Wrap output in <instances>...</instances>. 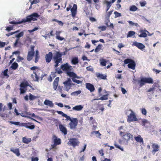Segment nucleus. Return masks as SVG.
<instances>
[{"mask_svg":"<svg viewBox=\"0 0 161 161\" xmlns=\"http://www.w3.org/2000/svg\"><path fill=\"white\" fill-rule=\"evenodd\" d=\"M83 108V106L80 105H77L74 107L72 109L76 111H80Z\"/></svg>","mask_w":161,"mask_h":161,"instance_id":"obj_28","label":"nucleus"},{"mask_svg":"<svg viewBox=\"0 0 161 161\" xmlns=\"http://www.w3.org/2000/svg\"><path fill=\"white\" fill-rule=\"evenodd\" d=\"M71 8V6L70 5H69V7L67 8L66 11H68L70 9V11L71 12L72 16L74 18L75 16V15L76 14L77 6L76 4H74L73 5L72 8L70 9Z\"/></svg>","mask_w":161,"mask_h":161,"instance_id":"obj_7","label":"nucleus"},{"mask_svg":"<svg viewBox=\"0 0 161 161\" xmlns=\"http://www.w3.org/2000/svg\"><path fill=\"white\" fill-rule=\"evenodd\" d=\"M120 134L122 136L123 139L126 142L129 141L131 137H133V135L129 133H125L121 131L120 132Z\"/></svg>","mask_w":161,"mask_h":161,"instance_id":"obj_5","label":"nucleus"},{"mask_svg":"<svg viewBox=\"0 0 161 161\" xmlns=\"http://www.w3.org/2000/svg\"><path fill=\"white\" fill-rule=\"evenodd\" d=\"M69 125L71 129L75 128L78 124V120L77 118H73L70 121Z\"/></svg>","mask_w":161,"mask_h":161,"instance_id":"obj_13","label":"nucleus"},{"mask_svg":"<svg viewBox=\"0 0 161 161\" xmlns=\"http://www.w3.org/2000/svg\"><path fill=\"white\" fill-rule=\"evenodd\" d=\"M135 32L133 31H129L128 34L127 35V38L131 37L132 36L134 35L135 34Z\"/></svg>","mask_w":161,"mask_h":161,"instance_id":"obj_40","label":"nucleus"},{"mask_svg":"<svg viewBox=\"0 0 161 161\" xmlns=\"http://www.w3.org/2000/svg\"><path fill=\"white\" fill-rule=\"evenodd\" d=\"M55 70L56 71L55 73H56L59 74H60L63 73L62 71L60 69L58 70L57 69H56Z\"/></svg>","mask_w":161,"mask_h":161,"instance_id":"obj_64","label":"nucleus"},{"mask_svg":"<svg viewBox=\"0 0 161 161\" xmlns=\"http://www.w3.org/2000/svg\"><path fill=\"white\" fill-rule=\"evenodd\" d=\"M24 59L23 58L21 57L20 56H19L17 57L16 61L17 62H19L23 60Z\"/></svg>","mask_w":161,"mask_h":161,"instance_id":"obj_56","label":"nucleus"},{"mask_svg":"<svg viewBox=\"0 0 161 161\" xmlns=\"http://www.w3.org/2000/svg\"><path fill=\"white\" fill-rule=\"evenodd\" d=\"M53 60L55 64L54 67L56 68L59 65V63H62V55L60 53V52L58 51L56 52L55 53L53 56Z\"/></svg>","mask_w":161,"mask_h":161,"instance_id":"obj_3","label":"nucleus"},{"mask_svg":"<svg viewBox=\"0 0 161 161\" xmlns=\"http://www.w3.org/2000/svg\"><path fill=\"white\" fill-rule=\"evenodd\" d=\"M31 141L30 138H26L25 137H24L22 139L23 142L25 143L28 144Z\"/></svg>","mask_w":161,"mask_h":161,"instance_id":"obj_33","label":"nucleus"},{"mask_svg":"<svg viewBox=\"0 0 161 161\" xmlns=\"http://www.w3.org/2000/svg\"><path fill=\"white\" fill-rule=\"evenodd\" d=\"M96 75L98 79L105 80L107 79L106 75H104L99 73H96Z\"/></svg>","mask_w":161,"mask_h":161,"instance_id":"obj_23","label":"nucleus"},{"mask_svg":"<svg viewBox=\"0 0 161 161\" xmlns=\"http://www.w3.org/2000/svg\"><path fill=\"white\" fill-rule=\"evenodd\" d=\"M63 84L64 85L66 90L67 91L71 88L72 85H74L71 84V81L70 78H68L66 81L63 82Z\"/></svg>","mask_w":161,"mask_h":161,"instance_id":"obj_12","label":"nucleus"},{"mask_svg":"<svg viewBox=\"0 0 161 161\" xmlns=\"http://www.w3.org/2000/svg\"><path fill=\"white\" fill-rule=\"evenodd\" d=\"M114 14H115V18L120 17L121 16V14L120 13H119L116 11L114 12Z\"/></svg>","mask_w":161,"mask_h":161,"instance_id":"obj_53","label":"nucleus"},{"mask_svg":"<svg viewBox=\"0 0 161 161\" xmlns=\"http://www.w3.org/2000/svg\"><path fill=\"white\" fill-rule=\"evenodd\" d=\"M69 50H68L67 48H66L65 49V50L64 52H63L62 53L60 52V53L62 55H62H65L66 54V53L68 52V51Z\"/></svg>","mask_w":161,"mask_h":161,"instance_id":"obj_63","label":"nucleus"},{"mask_svg":"<svg viewBox=\"0 0 161 161\" xmlns=\"http://www.w3.org/2000/svg\"><path fill=\"white\" fill-rule=\"evenodd\" d=\"M102 45L101 44H99L96 48L95 52L96 53L99 52L101 49Z\"/></svg>","mask_w":161,"mask_h":161,"instance_id":"obj_42","label":"nucleus"},{"mask_svg":"<svg viewBox=\"0 0 161 161\" xmlns=\"http://www.w3.org/2000/svg\"><path fill=\"white\" fill-rule=\"evenodd\" d=\"M140 32L141 33V34L139 35L138 36L140 37H146L147 36V35L146 33L144 32L143 30L140 31Z\"/></svg>","mask_w":161,"mask_h":161,"instance_id":"obj_36","label":"nucleus"},{"mask_svg":"<svg viewBox=\"0 0 161 161\" xmlns=\"http://www.w3.org/2000/svg\"><path fill=\"white\" fill-rule=\"evenodd\" d=\"M138 9L137 8L135 5H133L130 7V10L131 11H135Z\"/></svg>","mask_w":161,"mask_h":161,"instance_id":"obj_39","label":"nucleus"},{"mask_svg":"<svg viewBox=\"0 0 161 161\" xmlns=\"http://www.w3.org/2000/svg\"><path fill=\"white\" fill-rule=\"evenodd\" d=\"M93 0L94 2L96 3L95 4V6L96 7V8L97 9H98V8L99 7V6L98 5V4H97L96 3H99V0Z\"/></svg>","mask_w":161,"mask_h":161,"instance_id":"obj_52","label":"nucleus"},{"mask_svg":"<svg viewBox=\"0 0 161 161\" xmlns=\"http://www.w3.org/2000/svg\"><path fill=\"white\" fill-rule=\"evenodd\" d=\"M132 61H133V60L129 58H127L124 60V63L125 64H129Z\"/></svg>","mask_w":161,"mask_h":161,"instance_id":"obj_46","label":"nucleus"},{"mask_svg":"<svg viewBox=\"0 0 161 161\" xmlns=\"http://www.w3.org/2000/svg\"><path fill=\"white\" fill-rule=\"evenodd\" d=\"M114 146L115 147H116V148H118L119 149H120V150H121V151H123V149L121 147L119 146V145H118L116 142H114Z\"/></svg>","mask_w":161,"mask_h":161,"instance_id":"obj_51","label":"nucleus"},{"mask_svg":"<svg viewBox=\"0 0 161 161\" xmlns=\"http://www.w3.org/2000/svg\"><path fill=\"white\" fill-rule=\"evenodd\" d=\"M147 122V121L145 119H143L142 120V125L145 126V124Z\"/></svg>","mask_w":161,"mask_h":161,"instance_id":"obj_57","label":"nucleus"},{"mask_svg":"<svg viewBox=\"0 0 161 161\" xmlns=\"http://www.w3.org/2000/svg\"><path fill=\"white\" fill-rule=\"evenodd\" d=\"M30 1H31V5L29 7V9H31L32 8V6L33 4H36L40 2L39 0H33V1H31V0H29Z\"/></svg>","mask_w":161,"mask_h":161,"instance_id":"obj_38","label":"nucleus"},{"mask_svg":"<svg viewBox=\"0 0 161 161\" xmlns=\"http://www.w3.org/2000/svg\"><path fill=\"white\" fill-rule=\"evenodd\" d=\"M41 72V71L39 69L36 71H34L33 72V73L35 75V76L34 77V75L32 74L31 75V77L34 80L36 81H39L40 72Z\"/></svg>","mask_w":161,"mask_h":161,"instance_id":"obj_11","label":"nucleus"},{"mask_svg":"<svg viewBox=\"0 0 161 161\" xmlns=\"http://www.w3.org/2000/svg\"><path fill=\"white\" fill-rule=\"evenodd\" d=\"M152 147L153 148L152 153L153 154H155L156 152L159 150L160 146L156 143H152Z\"/></svg>","mask_w":161,"mask_h":161,"instance_id":"obj_15","label":"nucleus"},{"mask_svg":"<svg viewBox=\"0 0 161 161\" xmlns=\"http://www.w3.org/2000/svg\"><path fill=\"white\" fill-rule=\"evenodd\" d=\"M146 83L151 84L153 82V80L150 77L144 78Z\"/></svg>","mask_w":161,"mask_h":161,"instance_id":"obj_29","label":"nucleus"},{"mask_svg":"<svg viewBox=\"0 0 161 161\" xmlns=\"http://www.w3.org/2000/svg\"><path fill=\"white\" fill-rule=\"evenodd\" d=\"M34 53L35 52H33L32 51H30L28 52L27 57V59L28 61H29L32 60Z\"/></svg>","mask_w":161,"mask_h":161,"instance_id":"obj_19","label":"nucleus"},{"mask_svg":"<svg viewBox=\"0 0 161 161\" xmlns=\"http://www.w3.org/2000/svg\"><path fill=\"white\" fill-rule=\"evenodd\" d=\"M133 45L141 50H142L145 48V45L142 43L137 42H135L133 43Z\"/></svg>","mask_w":161,"mask_h":161,"instance_id":"obj_16","label":"nucleus"},{"mask_svg":"<svg viewBox=\"0 0 161 161\" xmlns=\"http://www.w3.org/2000/svg\"><path fill=\"white\" fill-rule=\"evenodd\" d=\"M106 62L105 60L103 59L100 62V64L102 66H104L106 65Z\"/></svg>","mask_w":161,"mask_h":161,"instance_id":"obj_49","label":"nucleus"},{"mask_svg":"<svg viewBox=\"0 0 161 161\" xmlns=\"http://www.w3.org/2000/svg\"><path fill=\"white\" fill-rule=\"evenodd\" d=\"M134 138L137 142L142 143L143 142V138L139 135H138L137 136L135 137Z\"/></svg>","mask_w":161,"mask_h":161,"instance_id":"obj_27","label":"nucleus"},{"mask_svg":"<svg viewBox=\"0 0 161 161\" xmlns=\"http://www.w3.org/2000/svg\"><path fill=\"white\" fill-rule=\"evenodd\" d=\"M108 95H103L102 97H100L99 98H96L94 99L93 100H107L108 99Z\"/></svg>","mask_w":161,"mask_h":161,"instance_id":"obj_37","label":"nucleus"},{"mask_svg":"<svg viewBox=\"0 0 161 161\" xmlns=\"http://www.w3.org/2000/svg\"><path fill=\"white\" fill-rule=\"evenodd\" d=\"M60 33V32L59 31H56V35H57L56 36V38L60 41H62L64 39V38L60 37L58 35V34H59Z\"/></svg>","mask_w":161,"mask_h":161,"instance_id":"obj_41","label":"nucleus"},{"mask_svg":"<svg viewBox=\"0 0 161 161\" xmlns=\"http://www.w3.org/2000/svg\"><path fill=\"white\" fill-rule=\"evenodd\" d=\"M106 3L107 5L106 7V12H107L108 10L109 9L110 7H111V2H109L108 1L105 0L104 2V4Z\"/></svg>","mask_w":161,"mask_h":161,"instance_id":"obj_30","label":"nucleus"},{"mask_svg":"<svg viewBox=\"0 0 161 161\" xmlns=\"http://www.w3.org/2000/svg\"><path fill=\"white\" fill-rule=\"evenodd\" d=\"M59 127L60 130L64 135L67 134V130L66 128L62 124L59 125Z\"/></svg>","mask_w":161,"mask_h":161,"instance_id":"obj_20","label":"nucleus"},{"mask_svg":"<svg viewBox=\"0 0 161 161\" xmlns=\"http://www.w3.org/2000/svg\"><path fill=\"white\" fill-rule=\"evenodd\" d=\"M136 66V64L133 60V61H132L128 65V67L129 68L133 70L135 69Z\"/></svg>","mask_w":161,"mask_h":161,"instance_id":"obj_22","label":"nucleus"},{"mask_svg":"<svg viewBox=\"0 0 161 161\" xmlns=\"http://www.w3.org/2000/svg\"><path fill=\"white\" fill-rule=\"evenodd\" d=\"M24 34V32L23 31L21 32L19 34L16 35H15V37L17 38V39H19V38L20 37L22 36Z\"/></svg>","mask_w":161,"mask_h":161,"instance_id":"obj_44","label":"nucleus"},{"mask_svg":"<svg viewBox=\"0 0 161 161\" xmlns=\"http://www.w3.org/2000/svg\"><path fill=\"white\" fill-rule=\"evenodd\" d=\"M26 115H27V116H31L32 117H36V116L35 115V114L34 113L31 114H29L27 112L26 113Z\"/></svg>","mask_w":161,"mask_h":161,"instance_id":"obj_62","label":"nucleus"},{"mask_svg":"<svg viewBox=\"0 0 161 161\" xmlns=\"http://www.w3.org/2000/svg\"><path fill=\"white\" fill-rule=\"evenodd\" d=\"M59 78V77H56L53 83V88L54 90H56L58 86V81Z\"/></svg>","mask_w":161,"mask_h":161,"instance_id":"obj_18","label":"nucleus"},{"mask_svg":"<svg viewBox=\"0 0 161 161\" xmlns=\"http://www.w3.org/2000/svg\"><path fill=\"white\" fill-rule=\"evenodd\" d=\"M130 111H131V113L130 115L128 116L127 119L128 122H130L137 121V119L133 111L131 109L130 110Z\"/></svg>","mask_w":161,"mask_h":161,"instance_id":"obj_10","label":"nucleus"},{"mask_svg":"<svg viewBox=\"0 0 161 161\" xmlns=\"http://www.w3.org/2000/svg\"><path fill=\"white\" fill-rule=\"evenodd\" d=\"M18 64L16 62H14L12 63L10 67L12 68V69L15 70L18 68Z\"/></svg>","mask_w":161,"mask_h":161,"instance_id":"obj_34","label":"nucleus"},{"mask_svg":"<svg viewBox=\"0 0 161 161\" xmlns=\"http://www.w3.org/2000/svg\"><path fill=\"white\" fill-rule=\"evenodd\" d=\"M105 25L108 27L114 29V26L112 23H110L109 19L107 18V20L105 21Z\"/></svg>","mask_w":161,"mask_h":161,"instance_id":"obj_21","label":"nucleus"},{"mask_svg":"<svg viewBox=\"0 0 161 161\" xmlns=\"http://www.w3.org/2000/svg\"><path fill=\"white\" fill-rule=\"evenodd\" d=\"M53 54L51 52H49L48 53L46 54L45 58L46 62L47 63H50L52 59H53Z\"/></svg>","mask_w":161,"mask_h":161,"instance_id":"obj_14","label":"nucleus"},{"mask_svg":"<svg viewBox=\"0 0 161 161\" xmlns=\"http://www.w3.org/2000/svg\"><path fill=\"white\" fill-rule=\"evenodd\" d=\"M44 104L45 105L49 106L51 107H53L54 106V104L53 103V102L48 100H45Z\"/></svg>","mask_w":161,"mask_h":161,"instance_id":"obj_25","label":"nucleus"},{"mask_svg":"<svg viewBox=\"0 0 161 161\" xmlns=\"http://www.w3.org/2000/svg\"><path fill=\"white\" fill-rule=\"evenodd\" d=\"M81 92V91L80 90L76 91L74 92L71 94V95L76 96L80 94Z\"/></svg>","mask_w":161,"mask_h":161,"instance_id":"obj_43","label":"nucleus"},{"mask_svg":"<svg viewBox=\"0 0 161 161\" xmlns=\"http://www.w3.org/2000/svg\"><path fill=\"white\" fill-rule=\"evenodd\" d=\"M69 76L71 77L72 81L76 84H79L81 83L82 82L80 80H77L75 78L79 79L80 77L74 72H72L69 74Z\"/></svg>","mask_w":161,"mask_h":161,"instance_id":"obj_6","label":"nucleus"},{"mask_svg":"<svg viewBox=\"0 0 161 161\" xmlns=\"http://www.w3.org/2000/svg\"><path fill=\"white\" fill-rule=\"evenodd\" d=\"M40 16L38 14L36 13H34L31 14L27 16L26 18L22 19V20H18L16 21H10L9 23L11 24L17 25L22 23H25L26 22H30L31 21H35Z\"/></svg>","mask_w":161,"mask_h":161,"instance_id":"obj_1","label":"nucleus"},{"mask_svg":"<svg viewBox=\"0 0 161 161\" xmlns=\"http://www.w3.org/2000/svg\"><path fill=\"white\" fill-rule=\"evenodd\" d=\"M80 142L76 138H70L69 139L68 144L74 147L79 145Z\"/></svg>","mask_w":161,"mask_h":161,"instance_id":"obj_8","label":"nucleus"},{"mask_svg":"<svg viewBox=\"0 0 161 161\" xmlns=\"http://www.w3.org/2000/svg\"><path fill=\"white\" fill-rule=\"evenodd\" d=\"M113 10L110 11L108 12L106 15V18L109 19V17L112 14L113 12Z\"/></svg>","mask_w":161,"mask_h":161,"instance_id":"obj_59","label":"nucleus"},{"mask_svg":"<svg viewBox=\"0 0 161 161\" xmlns=\"http://www.w3.org/2000/svg\"><path fill=\"white\" fill-rule=\"evenodd\" d=\"M61 68L63 71H66L67 75L69 76L70 73L73 72L71 71L73 70V68L71 66L69 65L68 63L61 65Z\"/></svg>","mask_w":161,"mask_h":161,"instance_id":"obj_4","label":"nucleus"},{"mask_svg":"<svg viewBox=\"0 0 161 161\" xmlns=\"http://www.w3.org/2000/svg\"><path fill=\"white\" fill-rule=\"evenodd\" d=\"M13 26H9L6 27V30L8 31H10L13 30Z\"/></svg>","mask_w":161,"mask_h":161,"instance_id":"obj_50","label":"nucleus"},{"mask_svg":"<svg viewBox=\"0 0 161 161\" xmlns=\"http://www.w3.org/2000/svg\"><path fill=\"white\" fill-rule=\"evenodd\" d=\"M91 134L92 135H96L97 137L101 138L100 137L101 135L98 131H93L91 132Z\"/></svg>","mask_w":161,"mask_h":161,"instance_id":"obj_32","label":"nucleus"},{"mask_svg":"<svg viewBox=\"0 0 161 161\" xmlns=\"http://www.w3.org/2000/svg\"><path fill=\"white\" fill-rule=\"evenodd\" d=\"M19 32V31H14V32L9 33H8L7 34H6V36H10L13 35L14 34H15V33H16L18 32Z\"/></svg>","mask_w":161,"mask_h":161,"instance_id":"obj_60","label":"nucleus"},{"mask_svg":"<svg viewBox=\"0 0 161 161\" xmlns=\"http://www.w3.org/2000/svg\"><path fill=\"white\" fill-rule=\"evenodd\" d=\"M36 96H34L31 93L29 94V99L30 100H33L35 99H36Z\"/></svg>","mask_w":161,"mask_h":161,"instance_id":"obj_47","label":"nucleus"},{"mask_svg":"<svg viewBox=\"0 0 161 161\" xmlns=\"http://www.w3.org/2000/svg\"><path fill=\"white\" fill-rule=\"evenodd\" d=\"M138 83H139L140 87H142L146 83L144 78H141V80H139Z\"/></svg>","mask_w":161,"mask_h":161,"instance_id":"obj_31","label":"nucleus"},{"mask_svg":"<svg viewBox=\"0 0 161 161\" xmlns=\"http://www.w3.org/2000/svg\"><path fill=\"white\" fill-rule=\"evenodd\" d=\"M8 71V69H7L4 70L3 72V75L4 76H7V78H8L9 77V75H8L7 74V72Z\"/></svg>","mask_w":161,"mask_h":161,"instance_id":"obj_54","label":"nucleus"},{"mask_svg":"<svg viewBox=\"0 0 161 161\" xmlns=\"http://www.w3.org/2000/svg\"><path fill=\"white\" fill-rule=\"evenodd\" d=\"M141 112L142 114L144 115H146L147 114V111L145 108H142L141 109Z\"/></svg>","mask_w":161,"mask_h":161,"instance_id":"obj_58","label":"nucleus"},{"mask_svg":"<svg viewBox=\"0 0 161 161\" xmlns=\"http://www.w3.org/2000/svg\"><path fill=\"white\" fill-rule=\"evenodd\" d=\"M28 82L25 81L21 82L20 85V94H23L25 93L27 90V87Z\"/></svg>","mask_w":161,"mask_h":161,"instance_id":"obj_9","label":"nucleus"},{"mask_svg":"<svg viewBox=\"0 0 161 161\" xmlns=\"http://www.w3.org/2000/svg\"><path fill=\"white\" fill-rule=\"evenodd\" d=\"M9 122L12 124L19 125V126L25 127L31 130L34 129L35 127V125L31 122L20 123L19 122L14 121H10Z\"/></svg>","mask_w":161,"mask_h":161,"instance_id":"obj_2","label":"nucleus"},{"mask_svg":"<svg viewBox=\"0 0 161 161\" xmlns=\"http://www.w3.org/2000/svg\"><path fill=\"white\" fill-rule=\"evenodd\" d=\"M78 60L77 57L73 58L71 60V63L74 65L78 63Z\"/></svg>","mask_w":161,"mask_h":161,"instance_id":"obj_35","label":"nucleus"},{"mask_svg":"<svg viewBox=\"0 0 161 161\" xmlns=\"http://www.w3.org/2000/svg\"><path fill=\"white\" fill-rule=\"evenodd\" d=\"M98 29L101 30V31H104L106 30L107 27L105 26H102L98 27Z\"/></svg>","mask_w":161,"mask_h":161,"instance_id":"obj_48","label":"nucleus"},{"mask_svg":"<svg viewBox=\"0 0 161 161\" xmlns=\"http://www.w3.org/2000/svg\"><path fill=\"white\" fill-rule=\"evenodd\" d=\"M10 151L14 153H15L17 156H19L20 155V153L19 149H14L12 148L10 149Z\"/></svg>","mask_w":161,"mask_h":161,"instance_id":"obj_26","label":"nucleus"},{"mask_svg":"<svg viewBox=\"0 0 161 161\" xmlns=\"http://www.w3.org/2000/svg\"><path fill=\"white\" fill-rule=\"evenodd\" d=\"M53 141L55 145H59L61 144V140L59 138H57L56 136L55 135L53 136Z\"/></svg>","mask_w":161,"mask_h":161,"instance_id":"obj_24","label":"nucleus"},{"mask_svg":"<svg viewBox=\"0 0 161 161\" xmlns=\"http://www.w3.org/2000/svg\"><path fill=\"white\" fill-rule=\"evenodd\" d=\"M86 88L89 90L91 92H94L95 90L94 86L90 83H86Z\"/></svg>","mask_w":161,"mask_h":161,"instance_id":"obj_17","label":"nucleus"},{"mask_svg":"<svg viewBox=\"0 0 161 161\" xmlns=\"http://www.w3.org/2000/svg\"><path fill=\"white\" fill-rule=\"evenodd\" d=\"M19 39H17L15 41V42L14 44V47H16L18 46V44L19 43H20V42H19Z\"/></svg>","mask_w":161,"mask_h":161,"instance_id":"obj_55","label":"nucleus"},{"mask_svg":"<svg viewBox=\"0 0 161 161\" xmlns=\"http://www.w3.org/2000/svg\"><path fill=\"white\" fill-rule=\"evenodd\" d=\"M6 45L5 42H3L0 41V48L4 47Z\"/></svg>","mask_w":161,"mask_h":161,"instance_id":"obj_61","label":"nucleus"},{"mask_svg":"<svg viewBox=\"0 0 161 161\" xmlns=\"http://www.w3.org/2000/svg\"><path fill=\"white\" fill-rule=\"evenodd\" d=\"M22 117H26V118H29V119H31L32 120H33V121H34L37 123H40V122H39V121H37V120H36L35 119L33 118H32L31 117V116H28L27 115H22Z\"/></svg>","mask_w":161,"mask_h":161,"instance_id":"obj_45","label":"nucleus"}]
</instances>
